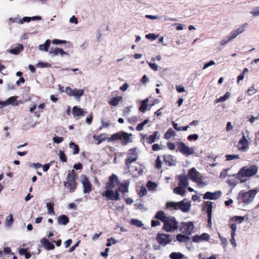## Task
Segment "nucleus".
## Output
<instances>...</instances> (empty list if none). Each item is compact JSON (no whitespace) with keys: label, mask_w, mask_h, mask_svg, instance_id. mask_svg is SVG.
Here are the masks:
<instances>
[{"label":"nucleus","mask_w":259,"mask_h":259,"mask_svg":"<svg viewBox=\"0 0 259 259\" xmlns=\"http://www.w3.org/2000/svg\"><path fill=\"white\" fill-rule=\"evenodd\" d=\"M247 93L249 96H251L255 93L254 88L253 86L250 87L247 91Z\"/></svg>","instance_id":"0e129e2a"},{"label":"nucleus","mask_w":259,"mask_h":259,"mask_svg":"<svg viewBox=\"0 0 259 259\" xmlns=\"http://www.w3.org/2000/svg\"><path fill=\"white\" fill-rule=\"evenodd\" d=\"M161 164H162V162H161V160L160 159V157H157L156 160V164H155V166L156 168L159 169L161 167Z\"/></svg>","instance_id":"680f3d73"},{"label":"nucleus","mask_w":259,"mask_h":259,"mask_svg":"<svg viewBox=\"0 0 259 259\" xmlns=\"http://www.w3.org/2000/svg\"><path fill=\"white\" fill-rule=\"evenodd\" d=\"M158 37L157 35H155L154 33H149L146 35V38L147 39H151L152 40L156 39Z\"/></svg>","instance_id":"052dcab7"},{"label":"nucleus","mask_w":259,"mask_h":259,"mask_svg":"<svg viewBox=\"0 0 259 259\" xmlns=\"http://www.w3.org/2000/svg\"><path fill=\"white\" fill-rule=\"evenodd\" d=\"M58 223L60 225H66L69 222V219L64 215H61L57 219Z\"/></svg>","instance_id":"cd10ccee"},{"label":"nucleus","mask_w":259,"mask_h":259,"mask_svg":"<svg viewBox=\"0 0 259 259\" xmlns=\"http://www.w3.org/2000/svg\"><path fill=\"white\" fill-rule=\"evenodd\" d=\"M256 191L254 190H249L247 192L240 191L238 196V199H241L245 203H249L252 201L255 196Z\"/></svg>","instance_id":"423d86ee"},{"label":"nucleus","mask_w":259,"mask_h":259,"mask_svg":"<svg viewBox=\"0 0 259 259\" xmlns=\"http://www.w3.org/2000/svg\"><path fill=\"white\" fill-rule=\"evenodd\" d=\"M163 223V229L166 232H173L179 228L178 223L172 217H168Z\"/></svg>","instance_id":"39448f33"},{"label":"nucleus","mask_w":259,"mask_h":259,"mask_svg":"<svg viewBox=\"0 0 259 259\" xmlns=\"http://www.w3.org/2000/svg\"><path fill=\"white\" fill-rule=\"evenodd\" d=\"M167 217L163 211H158L156 213L155 218L158 220H160L163 223L167 219Z\"/></svg>","instance_id":"c756f323"},{"label":"nucleus","mask_w":259,"mask_h":259,"mask_svg":"<svg viewBox=\"0 0 259 259\" xmlns=\"http://www.w3.org/2000/svg\"><path fill=\"white\" fill-rule=\"evenodd\" d=\"M105 135H100L99 136H93V138L95 140L97 141V144L99 145L100 143H101L103 141H105L107 138L104 137Z\"/></svg>","instance_id":"ea45409f"},{"label":"nucleus","mask_w":259,"mask_h":259,"mask_svg":"<svg viewBox=\"0 0 259 259\" xmlns=\"http://www.w3.org/2000/svg\"><path fill=\"white\" fill-rule=\"evenodd\" d=\"M107 243L106 245L107 246H110L112 244H115L117 242V240H115L114 238H110L107 239Z\"/></svg>","instance_id":"3c124183"},{"label":"nucleus","mask_w":259,"mask_h":259,"mask_svg":"<svg viewBox=\"0 0 259 259\" xmlns=\"http://www.w3.org/2000/svg\"><path fill=\"white\" fill-rule=\"evenodd\" d=\"M129 87V85L127 83H124L122 86L119 88L120 91L122 92L126 91Z\"/></svg>","instance_id":"69168bd1"},{"label":"nucleus","mask_w":259,"mask_h":259,"mask_svg":"<svg viewBox=\"0 0 259 259\" xmlns=\"http://www.w3.org/2000/svg\"><path fill=\"white\" fill-rule=\"evenodd\" d=\"M226 160L228 161H230L233 160L234 159H239L238 155H226Z\"/></svg>","instance_id":"864d4df0"},{"label":"nucleus","mask_w":259,"mask_h":259,"mask_svg":"<svg viewBox=\"0 0 259 259\" xmlns=\"http://www.w3.org/2000/svg\"><path fill=\"white\" fill-rule=\"evenodd\" d=\"M74 174L69 172L67 177V182L65 186L69 189L70 191L73 190L75 187V182H74Z\"/></svg>","instance_id":"ddd939ff"},{"label":"nucleus","mask_w":259,"mask_h":259,"mask_svg":"<svg viewBox=\"0 0 259 259\" xmlns=\"http://www.w3.org/2000/svg\"><path fill=\"white\" fill-rule=\"evenodd\" d=\"M195 183L197 184V187L202 188L206 185V183L203 181V177L198 172L195 170Z\"/></svg>","instance_id":"a211bd4d"},{"label":"nucleus","mask_w":259,"mask_h":259,"mask_svg":"<svg viewBox=\"0 0 259 259\" xmlns=\"http://www.w3.org/2000/svg\"><path fill=\"white\" fill-rule=\"evenodd\" d=\"M230 228L231 229V235H235V231L237 229L236 224L235 223H232L230 225Z\"/></svg>","instance_id":"4d7b16f0"},{"label":"nucleus","mask_w":259,"mask_h":259,"mask_svg":"<svg viewBox=\"0 0 259 259\" xmlns=\"http://www.w3.org/2000/svg\"><path fill=\"white\" fill-rule=\"evenodd\" d=\"M66 41L65 40H59L57 39H54L52 40V44L55 45H59L61 44H66Z\"/></svg>","instance_id":"e2e57ef3"},{"label":"nucleus","mask_w":259,"mask_h":259,"mask_svg":"<svg viewBox=\"0 0 259 259\" xmlns=\"http://www.w3.org/2000/svg\"><path fill=\"white\" fill-rule=\"evenodd\" d=\"M176 135L175 132L171 128H169L164 134V138L170 139Z\"/></svg>","instance_id":"473e14b6"},{"label":"nucleus","mask_w":259,"mask_h":259,"mask_svg":"<svg viewBox=\"0 0 259 259\" xmlns=\"http://www.w3.org/2000/svg\"><path fill=\"white\" fill-rule=\"evenodd\" d=\"M122 99V97L121 96L114 97L109 101L108 103L111 106H116L119 104Z\"/></svg>","instance_id":"bb28decb"},{"label":"nucleus","mask_w":259,"mask_h":259,"mask_svg":"<svg viewBox=\"0 0 259 259\" xmlns=\"http://www.w3.org/2000/svg\"><path fill=\"white\" fill-rule=\"evenodd\" d=\"M36 66L40 68H45L50 67V64L47 63L38 62Z\"/></svg>","instance_id":"bf43d9fd"},{"label":"nucleus","mask_w":259,"mask_h":259,"mask_svg":"<svg viewBox=\"0 0 259 259\" xmlns=\"http://www.w3.org/2000/svg\"><path fill=\"white\" fill-rule=\"evenodd\" d=\"M102 196L106 197L107 200H119L120 199V194L116 189L114 191L113 190H106L102 193Z\"/></svg>","instance_id":"1a4fd4ad"},{"label":"nucleus","mask_w":259,"mask_h":259,"mask_svg":"<svg viewBox=\"0 0 259 259\" xmlns=\"http://www.w3.org/2000/svg\"><path fill=\"white\" fill-rule=\"evenodd\" d=\"M193 224L192 222L188 223H182L180 227V231L182 233L189 236L193 231Z\"/></svg>","instance_id":"9b49d317"},{"label":"nucleus","mask_w":259,"mask_h":259,"mask_svg":"<svg viewBox=\"0 0 259 259\" xmlns=\"http://www.w3.org/2000/svg\"><path fill=\"white\" fill-rule=\"evenodd\" d=\"M49 54L52 56H55L57 55L63 56L67 54L62 49L59 48H51L49 51Z\"/></svg>","instance_id":"412c9836"},{"label":"nucleus","mask_w":259,"mask_h":259,"mask_svg":"<svg viewBox=\"0 0 259 259\" xmlns=\"http://www.w3.org/2000/svg\"><path fill=\"white\" fill-rule=\"evenodd\" d=\"M31 21V19L30 17H24L22 19H19L17 23L18 24H23V22H29Z\"/></svg>","instance_id":"603ef678"},{"label":"nucleus","mask_w":259,"mask_h":259,"mask_svg":"<svg viewBox=\"0 0 259 259\" xmlns=\"http://www.w3.org/2000/svg\"><path fill=\"white\" fill-rule=\"evenodd\" d=\"M210 239V235L206 233H203L200 235H195V242L208 241Z\"/></svg>","instance_id":"4be33fe9"},{"label":"nucleus","mask_w":259,"mask_h":259,"mask_svg":"<svg viewBox=\"0 0 259 259\" xmlns=\"http://www.w3.org/2000/svg\"><path fill=\"white\" fill-rule=\"evenodd\" d=\"M130 224L138 227H141L143 226L142 221L135 219H131Z\"/></svg>","instance_id":"a19ab883"},{"label":"nucleus","mask_w":259,"mask_h":259,"mask_svg":"<svg viewBox=\"0 0 259 259\" xmlns=\"http://www.w3.org/2000/svg\"><path fill=\"white\" fill-rule=\"evenodd\" d=\"M65 92L67 95L73 97L76 100L79 101L80 97L84 94V90L76 88L72 89L70 87H67L65 88Z\"/></svg>","instance_id":"0eeeda50"},{"label":"nucleus","mask_w":259,"mask_h":259,"mask_svg":"<svg viewBox=\"0 0 259 259\" xmlns=\"http://www.w3.org/2000/svg\"><path fill=\"white\" fill-rule=\"evenodd\" d=\"M230 96V93L227 92V93H226V94L224 96H221L219 98L217 99L216 100L215 102L216 103H220V102H224L226 100H227L229 98Z\"/></svg>","instance_id":"79ce46f5"},{"label":"nucleus","mask_w":259,"mask_h":259,"mask_svg":"<svg viewBox=\"0 0 259 259\" xmlns=\"http://www.w3.org/2000/svg\"><path fill=\"white\" fill-rule=\"evenodd\" d=\"M244 219H245L244 217L236 215V216L233 217L232 218L231 221H233V222H237L239 224H240L244 221Z\"/></svg>","instance_id":"c03bdc74"},{"label":"nucleus","mask_w":259,"mask_h":259,"mask_svg":"<svg viewBox=\"0 0 259 259\" xmlns=\"http://www.w3.org/2000/svg\"><path fill=\"white\" fill-rule=\"evenodd\" d=\"M147 187H148L149 191H153L156 189V187H157V185L154 182L149 181L147 183Z\"/></svg>","instance_id":"37998d69"},{"label":"nucleus","mask_w":259,"mask_h":259,"mask_svg":"<svg viewBox=\"0 0 259 259\" xmlns=\"http://www.w3.org/2000/svg\"><path fill=\"white\" fill-rule=\"evenodd\" d=\"M188 176L193 182H194V167H192L190 170Z\"/></svg>","instance_id":"13d9d810"},{"label":"nucleus","mask_w":259,"mask_h":259,"mask_svg":"<svg viewBox=\"0 0 259 259\" xmlns=\"http://www.w3.org/2000/svg\"><path fill=\"white\" fill-rule=\"evenodd\" d=\"M185 189V188H183V187L178 186V187L175 188L174 189V192L175 194H178V195H180L181 196H183L185 195V193L186 192V191Z\"/></svg>","instance_id":"e433bc0d"},{"label":"nucleus","mask_w":259,"mask_h":259,"mask_svg":"<svg viewBox=\"0 0 259 259\" xmlns=\"http://www.w3.org/2000/svg\"><path fill=\"white\" fill-rule=\"evenodd\" d=\"M176 90H177V92L179 93H182V92H184L185 91V90L184 87L181 85H177Z\"/></svg>","instance_id":"774afa93"},{"label":"nucleus","mask_w":259,"mask_h":259,"mask_svg":"<svg viewBox=\"0 0 259 259\" xmlns=\"http://www.w3.org/2000/svg\"><path fill=\"white\" fill-rule=\"evenodd\" d=\"M128 185L126 184H121L118 187V188L116 189V191L119 193L120 192L124 194L128 192Z\"/></svg>","instance_id":"7c9ffc66"},{"label":"nucleus","mask_w":259,"mask_h":259,"mask_svg":"<svg viewBox=\"0 0 259 259\" xmlns=\"http://www.w3.org/2000/svg\"><path fill=\"white\" fill-rule=\"evenodd\" d=\"M0 105L3 106H6L9 105H12L13 106L18 105V103L17 101V97H11L7 100L4 102L0 101Z\"/></svg>","instance_id":"aec40b11"},{"label":"nucleus","mask_w":259,"mask_h":259,"mask_svg":"<svg viewBox=\"0 0 259 259\" xmlns=\"http://www.w3.org/2000/svg\"><path fill=\"white\" fill-rule=\"evenodd\" d=\"M23 50V46L22 45H19L15 48L12 49L10 50V53L13 54H18Z\"/></svg>","instance_id":"72a5a7b5"},{"label":"nucleus","mask_w":259,"mask_h":259,"mask_svg":"<svg viewBox=\"0 0 259 259\" xmlns=\"http://www.w3.org/2000/svg\"><path fill=\"white\" fill-rule=\"evenodd\" d=\"M166 206L170 210H181L183 212H188L190 208V203L187 199H184L180 202L169 201L167 202Z\"/></svg>","instance_id":"f03ea898"},{"label":"nucleus","mask_w":259,"mask_h":259,"mask_svg":"<svg viewBox=\"0 0 259 259\" xmlns=\"http://www.w3.org/2000/svg\"><path fill=\"white\" fill-rule=\"evenodd\" d=\"M158 134V132L157 131L154 132L153 134L150 135L147 139L148 142L149 144H152L154 143L156 139H158L159 138L157 137Z\"/></svg>","instance_id":"c9c22d12"},{"label":"nucleus","mask_w":259,"mask_h":259,"mask_svg":"<svg viewBox=\"0 0 259 259\" xmlns=\"http://www.w3.org/2000/svg\"><path fill=\"white\" fill-rule=\"evenodd\" d=\"M132 106L126 107L123 111L124 115H127L131 111Z\"/></svg>","instance_id":"338daca9"},{"label":"nucleus","mask_w":259,"mask_h":259,"mask_svg":"<svg viewBox=\"0 0 259 259\" xmlns=\"http://www.w3.org/2000/svg\"><path fill=\"white\" fill-rule=\"evenodd\" d=\"M221 194L222 193L220 191H217L213 193L210 192H207L204 194L203 196V199L216 200L221 197Z\"/></svg>","instance_id":"f3484780"},{"label":"nucleus","mask_w":259,"mask_h":259,"mask_svg":"<svg viewBox=\"0 0 259 259\" xmlns=\"http://www.w3.org/2000/svg\"><path fill=\"white\" fill-rule=\"evenodd\" d=\"M118 178L115 175H112L109 179V181L106 185V190H113L117 184Z\"/></svg>","instance_id":"dca6fc26"},{"label":"nucleus","mask_w":259,"mask_h":259,"mask_svg":"<svg viewBox=\"0 0 259 259\" xmlns=\"http://www.w3.org/2000/svg\"><path fill=\"white\" fill-rule=\"evenodd\" d=\"M69 146L70 148H71L73 150L72 153L73 154H76L78 153L79 149L78 146L76 144H75L73 142H71L69 143Z\"/></svg>","instance_id":"58836bf2"},{"label":"nucleus","mask_w":259,"mask_h":259,"mask_svg":"<svg viewBox=\"0 0 259 259\" xmlns=\"http://www.w3.org/2000/svg\"><path fill=\"white\" fill-rule=\"evenodd\" d=\"M247 25V23L242 24L237 29L231 31L228 36L221 40L220 42L221 45H225L227 44L228 42L236 37L239 34L243 33L245 31V27Z\"/></svg>","instance_id":"20e7f679"},{"label":"nucleus","mask_w":259,"mask_h":259,"mask_svg":"<svg viewBox=\"0 0 259 259\" xmlns=\"http://www.w3.org/2000/svg\"><path fill=\"white\" fill-rule=\"evenodd\" d=\"M239 181H240L239 178H238L237 174L229 176L227 183L230 186L234 187L238 183Z\"/></svg>","instance_id":"6ab92c4d"},{"label":"nucleus","mask_w":259,"mask_h":259,"mask_svg":"<svg viewBox=\"0 0 259 259\" xmlns=\"http://www.w3.org/2000/svg\"><path fill=\"white\" fill-rule=\"evenodd\" d=\"M184 256L181 252H173L169 255V257L170 259H182Z\"/></svg>","instance_id":"4c0bfd02"},{"label":"nucleus","mask_w":259,"mask_h":259,"mask_svg":"<svg viewBox=\"0 0 259 259\" xmlns=\"http://www.w3.org/2000/svg\"><path fill=\"white\" fill-rule=\"evenodd\" d=\"M219 237L221 240L222 244L223 245L224 247H226V246L228 244V241L226 238L222 237L220 233H219Z\"/></svg>","instance_id":"09e8293b"},{"label":"nucleus","mask_w":259,"mask_h":259,"mask_svg":"<svg viewBox=\"0 0 259 259\" xmlns=\"http://www.w3.org/2000/svg\"><path fill=\"white\" fill-rule=\"evenodd\" d=\"M127 157L125 160V163L127 168H130L132 162L138 159L137 148H134L130 149L127 152Z\"/></svg>","instance_id":"6e6552de"},{"label":"nucleus","mask_w":259,"mask_h":259,"mask_svg":"<svg viewBox=\"0 0 259 259\" xmlns=\"http://www.w3.org/2000/svg\"><path fill=\"white\" fill-rule=\"evenodd\" d=\"M85 112L83 111V109L78 107L77 106H74L72 109V113L74 117L75 116H84V113Z\"/></svg>","instance_id":"a878e982"},{"label":"nucleus","mask_w":259,"mask_h":259,"mask_svg":"<svg viewBox=\"0 0 259 259\" xmlns=\"http://www.w3.org/2000/svg\"><path fill=\"white\" fill-rule=\"evenodd\" d=\"M47 207L48 210V213L50 214H54L55 212L53 210V204L51 203H48L47 204Z\"/></svg>","instance_id":"de8ad7c7"},{"label":"nucleus","mask_w":259,"mask_h":259,"mask_svg":"<svg viewBox=\"0 0 259 259\" xmlns=\"http://www.w3.org/2000/svg\"><path fill=\"white\" fill-rule=\"evenodd\" d=\"M59 158L60 159V160L63 161V162H66V160H67V158L64 154V153L63 152V151L62 150H60L59 151Z\"/></svg>","instance_id":"8fccbe9b"},{"label":"nucleus","mask_w":259,"mask_h":259,"mask_svg":"<svg viewBox=\"0 0 259 259\" xmlns=\"http://www.w3.org/2000/svg\"><path fill=\"white\" fill-rule=\"evenodd\" d=\"M156 239L160 244L165 246L171 242L172 238L169 234H161L157 235Z\"/></svg>","instance_id":"9d476101"},{"label":"nucleus","mask_w":259,"mask_h":259,"mask_svg":"<svg viewBox=\"0 0 259 259\" xmlns=\"http://www.w3.org/2000/svg\"><path fill=\"white\" fill-rule=\"evenodd\" d=\"M178 180H179L178 186H181L182 187L186 188L188 185V179L184 176H179Z\"/></svg>","instance_id":"393cba45"},{"label":"nucleus","mask_w":259,"mask_h":259,"mask_svg":"<svg viewBox=\"0 0 259 259\" xmlns=\"http://www.w3.org/2000/svg\"><path fill=\"white\" fill-rule=\"evenodd\" d=\"M178 147L180 152L184 155H189L193 153V148L186 146L183 142L178 143Z\"/></svg>","instance_id":"f8f14e48"},{"label":"nucleus","mask_w":259,"mask_h":259,"mask_svg":"<svg viewBox=\"0 0 259 259\" xmlns=\"http://www.w3.org/2000/svg\"><path fill=\"white\" fill-rule=\"evenodd\" d=\"M81 183L83 187V192L89 193L91 191L92 185L85 176H82L81 177Z\"/></svg>","instance_id":"4468645a"},{"label":"nucleus","mask_w":259,"mask_h":259,"mask_svg":"<svg viewBox=\"0 0 259 259\" xmlns=\"http://www.w3.org/2000/svg\"><path fill=\"white\" fill-rule=\"evenodd\" d=\"M51 44V40L50 39H47L46 41L45 44L40 45L38 46V49L41 51L48 52V49Z\"/></svg>","instance_id":"c85d7f7f"},{"label":"nucleus","mask_w":259,"mask_h":259,"mask_svg":"<svg viewBox=\"0 0 259 259\" xmlns=\"http://www.w3.org/2000/svg\"><path fill=\"white\" fill-rule=\"evenodd\" d=\"M164 160L166 163H168L169 165H174V161L173 157L170 155H167L164 157Z\"/></svg>","instance_id":"a18cd8bd"},{"label":"nucleus","mask_w":259,"mask_h":259,"mask_svg":"<svg viewBox=\"0 0 259 259\" xmlns=\"http://www.w3.org/2000/svg\"><path fill=\"white\" fill-rule=\"evenodd\" d=\"M148 100L149 99L147 98L141 101V105L139 108V110L143 113L145 112L147 109Z\"/></svg>","instance_id":"2f4dec72"},{"label":"nucleus","mask_w":259,"mask_h":259,"mask_svg":"<svg viewBox=\"0 0 259 259\" xmlns=\"http://www.w3.org/2000/svg\"><path fill=\"white\" fill-rule=\"evenodd\" d=\"M53 141L55 143L59 144L63 141V138L60 137H54Z\"/></svg>","instance_id":"5fc2aeb1"},{"label":"nucleus","mask_w":259,"mask_h":259,"mask_svg":"<svg viewBox=\"0 0 259 259\" xmlns=\"http://www.w3.org/2000/svg\"><path fill=\"white\" fill-rule=\"evenodd\" d=\"M13 223V218L12 214H10L6 219V225L8 227H10Z\"/></svg>","instance_id":"49530a36"},{"label":"nucleus","mask_w":259,"mask_h":259,"mask_svg":"<svg viewBox=\"0 0 259 259\" xmlns=\"http://www.w3.org/2000/svg\"><path fill=\"white\" fill-rule=\"evenodd\" d=\"M132 134H128L126 132H122L113 134L108 139V142H110L117 140H123L122 144L126 145L132 142Z\"/></svg>","instance_id":"7ed1b4c3"},{"label":"nucleus","mask_w":259,"mask_h":259,"mask_svg":"<svg viewBox=\"0 0 259 259\" xmlns=\"http://www.w3.org/2000/svg\"><path fill=\"white\" fill-rule=\"evenodd\" d=\"M147 63L148 64L149 67L154 71H157L158 70V66L154 63H150L148 61H147Z\"/></svg>","instance_id":"6e6d98bb"},{"label":"nucleus","mask_w":259,"mask_h":259,"mask_svg":"<svg viewBox=\"0 0 259 259\" xmlns=\"http://www.w3.org/2000/svg\"><path fill=\"white\" fill-rule=\"evenodd\" d=\"M40 242L46 249L53 250L55 247L54 245L45 238L41 239Z\"/></svg>","instance_id":"b1692460"},{"label":"nucleus","mask_w":259,"mask_h":259,"mask_svg":"<svg viewBox=\"0 0 259 259\" xmlns=\"http://www.w3.org/2000/svg\"><path fill=\"white\" fill-rule=\"evenodd\" d=\"M190 237L187 235L178 234L177 236V239L180 242H187L189 241Z\"/></svg>","instance_id":"f704fd0d"},{"label":"nucleus","mask_w":259,"mask_h":259,"mask_svg":"<svg viewBox=\"0 0 259 259\" xmlns=\"http://www.w3.org/2000/svg\"><path fill=\"white\" fill-rule=\"evenodd\" d=\"M204 210L207 213L208 217V226L210 227L211 226V213H212V203L210 201L206 202V205L205 207L203 208Z\"/></svg>","instance_id":"2eb2a0df"},{"label":"nucleus","mask_w":259,"mask_h":259,"mask_svg":"<svg viewBox=\"0 0 259 259\" xmlns=\"http://www.w3.org/2000/svg\"><path fill=\"white\" fill-rule=\"evenodd\" d=\"M238 147L239 150L243 151L248 148V142L244 136H243L242 139L239 141Z\"/></svg>","instance_id":"5701e85b"},{"label":"nucleus","mask_w":259,"mask_h":259,"mask_svg":"<svg viewBox=\"0 0 259 259\" xmlns=\"http://www.w3.org/2000/svg\"><path fill=\"white\" fill-rule=\"evenodd\" d=\"M257 169L258 168L255 165H251L249 167H243L237 174L240 182L241 183L245 182L246 180L245 177H250L255 175L257 173Z\"/></svg>","instance_id":"f257e3e1"}]
</instances>
